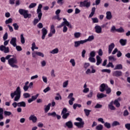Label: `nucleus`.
I'll return each mask as SVG.
<instances>
[{
  "label": "nucleus",
  "instance_id": "obj_60",
  "mask_svg": "<svg viewBox=\"0 0 130 130\" xmlns=\"http://www.w3.org/2000/svg\"><path fill=\"white\" fill-rule=\"evenodd\" d=\"M129 114L128 111L127 110H125L123 112V116H127Z\"/></svg>",
  "mask_w": 130,
  "mask_h": 130
},
{
  "label": "nucleus",
  "instance_id": "obj_13",
  "mask_svg": "<svg viewBox=\"0 0 130 130\" xmlns=\"http://www.w3.org/2000/svg\"><path fill=\"white\" fill-rule=\"evenodd\" d=\"M28 119L29 120L32 121L34 123L37 122V117H36L34 114L31 115Z\"/></svg>",
  "mask_w": 130,
  "mask_h": 130
},
{
  "label": "nucleus",
  "instance_id": "obj_16",
  "mask_svg": "<svg viewBox=\"0 0 130 130\" xmlns=\"http://www.w3.org/2000/svg\"><path fill=\"white\" fill-rule=\"evenodd\" d=\"M108 86V85H107V84H102L100 87V91L101 92H104L106 90V88H107Z\"/></svg>",
  "mask_w": 130,
  "mask_h": 130
},
{
  "label": "nucleus",
  "instance_id": "obj_52",
  "mask_svg": "<svg viewBox=\"0 0 130 130\" xmlns=\"http://www.w3.org/2000/svg\"><path fill=\"white\" fill-rule=\"evenodd\" d=\"M103 73H107L108 74H110L111 73V70L109 69H103L102 70Z\"/></svg>",
  "mask_w": 130,
  "mask_h": 130
},
{
  "label": "nucleus",
  "instance_id": "obj_48",
  "mask_svg": "<svg viewBox=\"0 0 130 130\" xmlns=\"http://www.w3.org/2000/svg\"><path fill=\"white\" fill-rule=\"evenodd\" d=\"M4 114L5 116H10V115H12V112L7 111H5Z\"/></svg>",
  "mask_w": 130,
  "mask_h": 130
},
{
  "label": "nucleus",
  "instance_id": "obj_61",
  "mask_svg": "<svg viewBox=\"0 0 130 130\" xmlns=\"http://www.w3.org/2000/svg\"><path fill=\"white\" fill-rule=\"evenodd\" d=\"M16 49L17 50V51H22V47L20 46H15Z\"/></svg>",
  "mask_w": 130,
  "mask_h": 130
},
{
  "label": "nucleus",
  "instance_id": "obj_25",
  "mask_svg": "<svg viewBox=\"0 0 130 130\" xmlns=\"http://www.w3.org/2000/svg\"><path fill=\"white\" fill-rule=\"evenodd\" d=\"M107 95L105 94L104 93H98L96 95V97L97 98H98V99H102V98H104V97H107Z\"/></svg>",
  "mask_w": 130,
  "mask_h": 130
},
{
  "label": "nucleus",
  "instance_id": "obj_45",
  "mask_svg": "<svg viewBox=\"0 0 130 130\" xmlns=\"http://www.w3.org/2000/svg\"><path fill=\"white\" fill-rule=\"evenodd\" d=\"M88 60L90 62H96V60L95 59V58H94V57H89L88 58Z\"/></svg>",
  "mask_w": 130,
  "mask_h": 130
},
{
  "label": "nucleus",
  "instance_id": "obj_34",
  "mask_svg": "<svg viewBox=\"0 0 130 130\" xmlns=\"http://www.w3.org/2000/svg\"><path fill=\"white\" fill-rule=\"evenodd\" d=\"M81 35H82V34L80 32H76L74 33L75 38H80V37H81Z\"/></svg>",
  "mask_w": 130,
  "mask_h": 130
},
{
  "label": "nucleus",
  "instance_id": "obj_57",
  "mask_svg": "<svg viewBox=\"0 0 130 130\" xmlns=\"http://www.w3.org/2000/svg\"><path fill=\"white\" fill-rule=\"evenodd\" d=\"M30 96L31 95L28 93H25L23 94L24 98H29Z\"/></svg>",
  "mask_w": 130,
  "mask_h": 130
},
{
  "label": "nucleus",
  "instance_id": "obj_30",
  "mask_svg": "<svg viewBox=\"0 0 130 130\" xmlns=\"http://www.w3.org/2000/svg\"><path fill=\"white\" fill-rule=\"evenodd\" d=\"M50 106H51V104H50V103L48 104L47 106H46V107L45 108V113H47V112H48V111H49V110L50 109Z\"/></svg>",
  "mask_w": 130,
  "mask_h": 130
},
{
  "label": "nucleus",
  "instance_id": "obj_50",
  "mask_svg": "<svg viewBox=\"0 0 130 130\" xmlns=\"http://www.w3.org/2000/svg\"><path fill=\"white\" fill-rule=\"evenodd\" d=\"M70 62L72 64V67H75V66H76V61H75L74 59H71Z\"/></svg>",
  "mask_w": 130,
  "mask_h": 130
},
{
  "label": "nucleus",
  "instance_id": "obj_14",
  "mask_svg": "<svg viewBox=\"0 0 130 130\" xmlns=\"http://www.w3.org/2000/svg\"><path fill=\"white\" fill-rule=\"evenodd\" d=\"M10 44L14 47H16V46H17V38H12L10 41Z\"/></svg>",
  "mask_w": 130,
  "mask_h": 130
},
{
  "label": "nucleus",
  "instance_id": "obj_54",
  "mask_svg": "<svg viewBox=\"0 0 130 130\" xmlns=\"http://www.w3.org/2000/svg\"><path fill=\"white\" fill-rule=\"evenodd\" d=\"M98 54L99 56H102L103 55V51L102 49H100L98 51Z\"/></svg>",
  "mask_w": 130,
  "mask_h": 130
},
{
  "label": "nucleus",
  "instance_id": "obj_10",
  "mask_svg": "<svg viewBox=\"0 0 130 130\" xmlns=\"http://www.w3.org/2000/svg\"><path fill=\"white\" fill-rule=\"evenodd\" d=\"M55 28L54 27V25L52 24L50 27V33L48 34L49 37H52L54 34H55Z\"/></svg>",
  "mask_w": 130,
  "mask_h": 130
},
{
  "label": "nucleus",
  "instance_id": "obj_17",
  "mask_svg": "<svg viewBox=\"0 0 130 130\" xmlns=\"http://www.w3.org/2000/svg\"><path fill=\"white\" fill-rule=\"evenodd\" d=\"M115 47V45L114 43H112L111 44H110L108 46V53L109 54H110L111 52H112V50H113V48Z\"/></svg>",
  "mask_w": 130,
  "mask_h": 130
},
{
  "label": "nucleus",
  "instance_id": "obj_46",
  "mask_svg": "<svg viewBox=\"0 0 130 130\" xmlns=\"http://www.w3.org/2000/svg\"><path fill=\"white\" fill-rule=\"evenodd\" d=\"M95 54L96 52H95V51H92L89 54V57H95Z\"/></svg>",
  "mask_w": 130,
  "mask_h": 130
},
{
  "label": "nucleus",
  "instance_id": "obj_1",
  "mask_svg": "<svg viewBox=\"0 0 130 130\" xmlns=\"http://www.w3.org/2000/svg\"><path fill=\"white\" fill-rule=\"evenodd\" d=\"M12 56H13V55H8L6 56V59L8 60V64H9L11 68L18 69L19 68V66L17 65L18 63V59H17V57H12Z\"/></svg>",
  "mask_w": 130,
  "mask_h": 130
},
{
  "label": "nucleus",
  "instance_id": "obj_23",
  "mask_svg": "<svg viewBox=\"0 0 130 130\" xmlns=\"http://www.w3.org/2000/svg\"><path fill=\"white\" fill-rule=\"evenodd\" d=\"M96 66L100 65L101 63L102 62V58H101V57H100V56L97 55L96 56Z\"/></svg>",
  "mask_w": 130,
  "mask_h": 130
},
{
  "label": "nucleus",
  "instance_id": "obj_56",
  "mask_svg": "<svg viewBox=\"0 0 130 130\" xmlns=\"http://www.w3.org/2000/svg\"><path fill=\"white\" fill-rule=\"evenodd\" d=\"M38 96H39V94H37L36 95H33L31 96V99L33 101H34V100H36V99H37Z\"/></svg>",
  "mask_w": 130,
  "mask_h": 130
},
{
  "label": "nucleus",
  "instance_id": "obj_3",
  "mask_svg": "<svg viewBox=\"0 0 130 130\" xmlns=\"http://www.w3.org/2000/svg\"><path fill=\"white\" fill-rule=\"evenodd\" d=\"M41 9H42V5L39 4L37 10V13L38 14V17L39 19H34V23L37 24L40 20H41V18H42V11H41Z\"/></svg>",
  "mask_w": 130,
  "mask_h": 130
},
{
  "label": "nucleus",
  "instance_id": "obj_15",
  "mask_svg": "<svg viewBox=\"0 0 130 130\" xmlns=\"http://www.w3.org/2000/svg\"><path fill=\"white\" fill-rule=\"evenodd\" d=\"M42 39H43V40H44V39H45V37L46 36V35H47V29H46L45 27L43 28L42 29Z\"/></svg>",
  "mask_w": 130,
  "mask_h": 130
},
{
  "label": "nucleus",
  "instance_id": "obj_63",
  "mask_svg": "<svg viewBox=\"0 0 130 130\" xmlns=\"http://www.w3.org/2000/svg\"><path fill=\"white\" fill-rule=\"evenodd\" d=\"M28 89H29V86L24 85L23 86V90L25 92H27V91H28Z\"/></svg>",
  "mask_w": 130,
  "mask_h": 130
},
{
  "label": "nucleus",
  "instance_id": "obj_49",
  "mask_svg": "<svg viewBox=\"0 0 130 130\" xmlns=\"http://www.w3.org/2000/svg\"><path fill=\"white\" fill-rule=\"evenodd\" d=\"M48 116H53V117H55V116H56V113H55V112L48 113Z\"/></svg>",
  "mask_w": 130,
  "mask_h": 130
},
{
  "label": "nucleus",
  "instance_id": "obj_37",
  "mask_svg": "<svg viewBox=\"0 0 130 130\" xmlns=\"http://www.w3.org/2000/svg\"><path fill=\"white\" fill-rule=\"evenodd\" d=\"M11 23H13V19H12L11 18H9L5 21V24L6 25H8V24H11Z\"/></svg>",
  "mask_w": 130,
  "mask_h": 130
},
{
  "label": "nucleus",
  "instance_id": "obj_39",
  "mask_svg": "<svg viewBox=\"0 0 130 130\" xmlns=\"http://www.w3.org/2000/svg\"><path fill=\"white\" fill-rule=\"evenodd\" d=\"M117 125H120V123L117 121H114L112 123V126H116Z\"/></svg>",
  "mask_w": 130,
  "mask_h": 130
},
{
  "label": "nucleus",
  "instance_id": "obj_64",
  "mask_svg": "<svg viewBox=\"0 0 130 130\" xmlns=\"http://www.w3.org/2000/svg\"><path fill=\"white\" fill-rule=\"evenodd\" d=\"M125 127L126 128V129L130 130V123L125 124Z\"/></svg>",
  "mask_w": 130,
  "mask_h": 130
},
{
  "label": "nucleus",
  "instance_id": "obj_7",
  "mask_svg": "<svg viewBox=\"0 0 130 130\" xmlns=\"http://www.w3.org/2000/svg\"><path fill=\"white\" fill-rule=\"evenodd\" d=\"M68 112V109L66 108H64L61 113V115H62L63 119H67L70 116V112Z\"/></svg>",
  "mask_w": 130,
  "mask_h": 130
},
{
  "label": "nucleus",
  "instance_id": "obj_26",
  "mask_svg": "<svg viewBox=\"0 0 130 130\" xmlns=\"http://www.w3.org/2000/svg\"><path fill=\"white\" fill-rule=\"evenodd\" d=\"M112 18V15L111 14V12L110 11H108L106 12V19L107 20H111Z\"/></svg>",
  "mask_w": 130,
  "mask_h": 130
},
{
  "label": "nucleus",
  "instance_id": "obj_38",
  "mask_svg": "<svg viewBox=\"0 0 130 130\" xmlns=\"http://www.w3.org/2000/svg\"><path fill=\"white\" fill-rule=\"evenodd\" d=\"M95 129L103 130V125H102L101 124L98 125L95 127Z\"/></svg>",
  "mask_w": 130,
  "mask_h": 130
},
{
  "label": "nucleus",
  "instance_id": "obj_4",
  "mask_svg": "<svg viewBox=\"0 0 130 130\" xmlns=\"http://www.w3.org/2000/svg\"><path fill=\"white\" fill-rule=\"evenodd\" d=\"M18 12L20 15H22V16H23L24 19H27V18L30 19V18H31V14L28 13H29V11L28 10L20 9Z\"/></svg>",
  "mask_w": 130,
  "mask_h": 130
},
{
  "label": "nucleus",
  "instance_id": "obj_12",
  "mask_svg": "<svg viewBox=\"0 0 130 130\" xmlns=\"http://www.w3.org/2000/svg\"><path fill=\"white\" fill-rule=\"evenodd\" d=\"M113 77L118 78L119 77H122V72L121 71H115L113 72L112 74Z\"/></svg>",
  "mask_w": 130,
  "mask_h": 130
},
{
  "label": "nucleus",
  "instance_id": "obj_21",
  "mask_svg": "<svg viewBox=\"0 0 130 130\" xmlns=\"http://www.w3.org/2000/svg\"><path fill=\"white\" fill-rule=\"evenodd\" d=\"M84 121H82L80 122H75L74 124L76 125V126H77V127H79L80 128L82 127H84Z\"/></svg>",
  "mask_w": 130,
  "mask_h": 130
},
{
  "label": "nucleus",
  "instance_id": "obj_20",
  "mask_svg": "<svg viewBox=\"0 0 130 130\" xmlns=\"http://www.w3.org/2000/svg\"><path fill=\"white\" fill-rule=\"evenodd\" d=\"M114 102L113 101H112L108 105V107L109 109L110 110H115L116 109L115 108V107L113 106Z\"/></svg>",
  "mask_w": 130,
  "mask_h": 130
},
{
  "label": "nucleus",
  "instance_id": "obj_9",
  "mask_svg": "<svg viewBox=\"0 0 130 130\" xmlns=\"http://www.w3.org/2000/svg\"><path fill=\"white\" fill-rule=\"evenodd\" d=\"M73 96H74V93H71L68 96V99H70L69 101V103L70 105H73L74 104V101H75V98L73 97Z\"/></svg>",
  "mask_w": 130,
  "mask_h": 130
},
{
  "label": "nucleus",
  "instance_id": "obj_40",
  "mask_svg": "<svg viewBox=\"0 0 130 130\" xmlns=\"http://www.w3.org/2000/svg\"><path fill=\"white\" fill-rule=\"evenodd\" d=\"M116 31L119 33H123V32H124V29L122 27H120L119 28L116 29Z\"/></svg>",
  "mask_w": 130,
  "mask_h": 130
},
{
  "label": "nucleus",
  "instance_id": "obj_31",
  "mask_svg": "<svg viewBox=\"0 0 130 130\" xmlns=\"http://www.w3.org/2000/svg\"><path fill=\"white\" fill-rule=\"evenodd\" d=\"M58 52V48H56L53 49L52 51H50V53H51V54H57Z\"/></svg>",
  "mask_w": 130,
  "mask_h": 130
},
{
  "label": "nucleus",
  "instance_id": "obj_24",
  "mask_svg": "<svg viewBox=\"0 0 130 130\" xmlns=\"http://www.w3.org/2000/svg\"><path fill=\"white\" fill-rule=\"evenodd\" d=\"M92 40H94V36H90L88 37L87 39H85L83 40L84 41V43H86V42H91L92 41Z\"/></svg>",
  "mask_w": 130,
  "mask_h": 130
},
{
  "label": "nucleus",
  "instance_id": "obj_18",
  "mask_svg": "<svg viewBox=\"0 0 130 130\" xmlns=\"http://www.w3.org/2000/svg\"><path fill=\"white\" fill-rule=\"evenodd\" d=\"M91 68L92 69L91 71V69H88L85 72V74H86V75H89V74H94V73H96V70L93 68V66H91Z\"/></svg>",
  "mask_w": 130,
  "mask_h": 130
},
{
  "label": "nucleus",
  "instance_id": "obj_41",
  "mask_svg": "<svg viewBox=\"0 0 130 130\" xmlns=\"http://www.w3.org/2000/svg\"><path fill=\"white\" fill-rule=\"evenodd\" d=\"M12 26H13L14 30H19V25H18V23H13Z\"/></svg>",
  "mask_w": 130,
  "mask_h": 130
},
{
  "label": "nucleus",
  "instance_id": "obj_11",
  "mask_svg": "<svg viewBox=\"0 0 130 130\" xmlns=\"http://www.w3.org/2000/svg\"><path fill=\"white\" fill-rule=\"evenodd\" d=\"M94 30L97 34H101L102 33V27L100 25H96L94 27Z\"/></svg>",
  "mask_w": 130,
  "mask_h": 130
},
{
  "label": "nucleus",
  "instance_id": "obj_32",
  "mask_svg": "<svg viewBox=\"0 0 130 130\" xmlns=\"http://www.w3.org/2000/svg\"><path fill=\"white\" fill-rule=\"evenodd\" d=\"M35 49H38V47H36V44L35 42H34L31 44V50L32 51H34Z\"/></svg>",
  "mask_w": 130,
  "mask_h": 130
},
{
  "label": "nucleus",
  "instance_id": "obj_33",
  "mask_svg": "<svg viewBox=\"0 0 130 130\" xmlns=\"http://www.w3.org/2000/svg\"><path fill=\"white\" fill-rule=\"evenodd\" d=\"M84 113L86 116H88L90 115V112H91V110H88V109H84Z\"/></svg>",
  "mask_w": 130,
  "mask_h": 130
},
{
  "label": "nucleus",
  "instance_id": "obj_59",
  "mask_svg": "<svg viewBox=\"0 0 130 130\" xmlns=\"http://www.w3.org/2000/svg\"><path fill=\"white\" fill-rule=\"evenodd\" d=\"M42 79L44 83L47 84V77H46V76H43Z\"/></svg>",
  "mask_w": 130,
  "mask_h": 130
},
{
  "label": "nucleus",
  "instance_id": "obj_5",
  "mask_svg": "<svg viewBox=\"0 0 130 130\" xmlns=\"http://www.w3.org/2000/svg\"><path fill=\"white\" fill-rule=\"evenodd\" d=\"M4 46L1 45L0 46V50L1 51H3L4 53H9L10 52V49L8 47H6L7 45L9 44V40L5 41L4 42Z\"/></svg>",
  "mask_w": 130,
  "mask_h": 130
},
{
  "label": "nucleus",
  "instance_id": "obj_42",
  "mask_svg": "<svg viewBox=\"0 0 130 130\" xmlns=\"http://www.w3.org/2000/svg\"><path fill=\"white\" fill-rule=\"evenodd\" d=\"M37 6V4L36 3H31L28 6L29 9H33V8H35Z\"/></svg>",
  "mask_w": 130,
  "mask_h": 130
},
{
  "label": "nucleus",
  "instance_id": "obj_44",
  "mask_svg": "<svg viewBox=\"0 0 130 130\" xmlns=\"http://www.w3.org/2000/svg\"><path fill=\"white\" fill-rule=\"evenodd\" d=\"M114 105H115L116 107H120V103H119L117 101L115 100L114 102Z\"/></svg>",
  "mask_w": 130,
  "mask_h": 130
},
{
  "label": "nucleus",
  "instance_id": "obj_51",
  "mask_svg": "<svg viewBox=\"0 0 130 130\" xmlns=\"http://www.w3.org/2000/svg\"><path fill=\"white\" fill-rule=\"evenodd\" d=\"M37 55L38 56H41V57H44V54L41 52L37 51Z\"/></svg>",
  "mask_w": 130,
  "mask_h": 130
},
{
  "label": "nucleus",
  "instance_id": "obj_8",
  "mask_svg": "<svg viewBox=\"0 0 130 130\" xmlns=\"http://www.w3.org/2000/svg\"><path fill=\"white\" fill-rule=\"evenodd\" d=\"M90 6H91V4L90 2H88V0H85L83 2H80V7L81 8H83L85 7L86 8H89Z\"/></svg>",
  "mask_w": 130,
  "mask_h": 130
},
{
  "label": "nucleus",
  "instance_id": "obj_29",
  "mask_svg": "<svg viewBox=\"0 0 130 130\" xmlns=\"http://www.w3.org/2000/svg\"><path fill=\"white\" fill-rule=\"evenodd\" d=\"M66 125L69 128H72L73 122H72L71 121H69L66 123Z\"/></svg>",
  "mask_w": 130,
  "mask_h": 130
},
{
  "label": "nucleus",
  "instance_id": "obj_28",
  "mask_svg": "<svg viewBox=\"0 0 130 130\" xmlns=\"http://www.w3.org/2000/svg\"><path fill=\"white\" fill-rule=\"evenodd\" d=\"M4 119V109L0 107V121Z\"/></svg>",
  "mask_w": 130,
  "mask_h": 130
},
{
  "label": "nucleus",
  "instance_id": "obj_6",
  "mask_svg": "<svg viewBox=\"0 0 130 130\" xmlns=\"http://www.w3.org/2000/svg\"><path fill=\"white\" fill-rule=\"evenodd\" d=\"M63 21H64L62 22L60 25L58 26L57 28H61V27H63V26H64V25H66V26H67V27H69V28H73L72 24H71V23H70V22L68 21L67 19L64 18H63Z\"/></svg>",
  "mask_w": 130,
  "mask_h": 130
},
{
  "label": "nucleus",
  "instance_id": "obj_53",
  "mask_svg": "<svg viewBox=\"0 0 130 130\" xmlns=\"http://www.w3.org/2000/svg\"><path fill=\"white\" fill-rule=\"evenodd\" d=\"M108 58L109 60H111V61H115V60H116V59L114 58V56H110Z\"/></svg>",
  "mask_w": 130,
  "mask_h": 130
},
{
  "label": "nucleus",
  "instance_id": "obj_27",
  "mask_svg": "<svg viewBox=\"0 0 130 130\" xmlns=\"http://www.w3.org/2000/svg\"><path fill=\"white\" fill-rule=\"evenodd\" d=\"M26 103L24 101L18 103V107H25Z\"/></svg>",
  "mask_w": 130,
  "mask_h": 130
},
{
  "label": "nucleus",
  "instance_id": "obj_43",
  "mask_svg": "<svg viewBox=\"0 0 130 130\" xmlns=\"http://www.w3.org/2000/svg\"><path fill=\"white\" fill-rule=\"evenodd\" d=\"M104 125L107 128H110L111 127V124L110 123L105 122L104 123Z\"/></svg>",
  "mask_w": 130,
  "mask_h": 130
},
{
  "label": "nucleus",
  "instance_id": "obj_22",
  "mask_svg": "<svg viewBox=\"0 0 130 130\" xmlns=\"http://www.w3.org/2000/svg\"><path fill=\"white\" fill-rule=\"evenodd\" d=\"M127 42V40L126 39H121L119 40V43L121 44V46H125V45H126Z\"/></svg>",
  "mask_w": 130,
  "mask_h": 130
},
{
  "label": "nucleus",
  "instance_id": "obj_36",
  "mask_svg": "<svg viewBox=\"0 0 130 130\" xmlns=\"http://www.w3.org/2000/svg\"><path fill=\"white\" fill-rule=\"evenodd\" d=\"M20 41L22 44H24L25 43V38L24 37L23 34H21L20 35Z\"/></svg>",
  "mask_w": 130,
  "mask_h": 130
},
{
  "label": "nucleus",
  "instance_id": "obj_19",
  "mask_svg": "<svg viewBox=\"0 0 130 130\" xmlns=\"http://www.w3.org/2000/svg\"><path fill=\"white\" fill-rule=\"evenodd\" d=\"M84 43H85L84 40L75 41L74 42V46L75 47H79V46L81 45V44H84Z\"/></svg>",
  "mask_w": 130,
  "mask_h": 130
},
{
  "label": "nucleus",
  "instance_id": "obj_58",
  "mask_svg": "<svg viewBox=\"0 0 130 130\" xmlns=\"http://www.w3.org/2000/svg\"><path fill=\"white\" fill-rule=\"evenodd\" d=\"M92 20L93 23H99V20H98V18H97L96 17L92 18Z\"/></svg>",
  "mask_w": 130,
  "mask_h": 130
},
{
  "label": "nucleus",
  "instance_id": "obj_2",
  "mask_svg": "<svg viewBox=\"0 0 130 130\" xmlns=\"http://www.w3.org/2000/svg\"><path fill=\"white\" fill-rule=\"evenodd\" d=\"M10 96L12 99H14V101L16 102H19L20 98H21V88L19 86H18L16 90L10 94Z\"/></svg>",
  "mask_w": 130,
  "mask_h": 130
},
{
  "label": "nucleus",
  "instance_id": "obj_55",
  "mask_svg": "<svg viewBox=\"0 0 130 130\" xmlns=\"http://www.w3.org/2000/svg\"><path fill=\"white\" fill-rule=\"evenodd\" d=\"M105 91H106L107 94H110V93H111V89H110V88H109L108 86H107V88Z\"/></svg>",
  "mask_w": 130,
  "mask_h": 130
},
{
  "label": "nucleus",
  "instance_id": "obj_62",
  "mask_svg": "<svg viewBox=\"0 0 130 130\" xmlns=\"http://www.w3.org/2000/svg\"><path fill=\"white\" fill-rule=\"evenodd\" d=\"M89 91H90V89H89V88H84L83 90V92L85 93V94H87V93H88Z\"/></svg>",
  "mask_w": 130,
  "mask_h": 130
},
{
  "label": "nucleus",
  "instance_id": "obj_47",
  "mask_svg": "<svg viewBox=\"0 0 130 130\" xmlns=\"http://www.w3.org/2000/svg\"><path fill=\"white\" fill-rule=\"evenodd\" d=\"M68 85H69V80H67L66 81H64L63 83L62 87H63V88H67V87H68Z\"/></svg>",
  "mask_w": 130,
  "mask_h": 130
},
{
  "label": "nucleus",
  "instance_id": "obj_35",
  "mask_svg": "<svg viewBox=\"0 0 130 130\" xmlns=\"http://www.w3.org/2000/svg\"><path fill=\"white\" fill-rule=\"evenodd\" d=\"M114 70H122V65L121 64H117Z\"/></svg>",
  "mask_w": 130,
  "mask_h": 130
}]
</instances>
